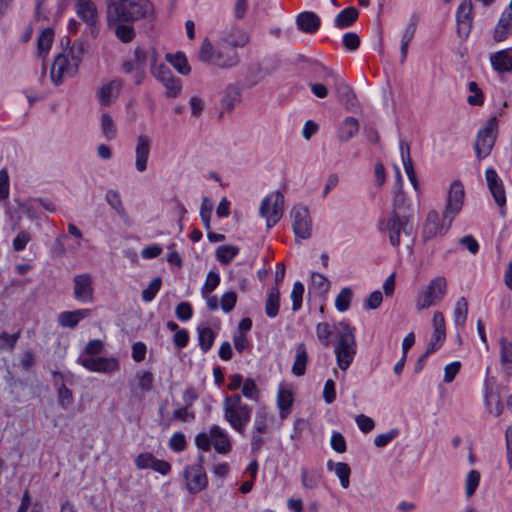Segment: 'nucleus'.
Wrapping results in <instances>:
<instances>
[{
    "label": "nucleus",
    "instance_id": "nucleus-1",
    "mask_svg": "<svg viewBox=\"0 0 512 512\" xmlns=\"http://www.w3.org/2000/svg\"><path fill=\"white\" fill-rule=\"evenodd\" d=\"M377 228L385 235L394 248H399L403 241L410 244L416 236L415 213L411 202L406 198L402 189L393 196L391 211L386 217L378 220Z\"/></svg>",
    "mask_w": 512,
    "mask_h": 512
},
{
    "label": "nucleus",
    "instance_id": "nucleus-2",
    "mask_svg": "<svg viewBox=\"0 0 512 512\" xmlns=\"http://www.w3.org/2000/svg\"><path fill=\"white\" fill-rule=\"evenodd\" d=\"M84 54L82 43H74L66 53L58 54L52 64L50 77L55 85H60L66 78L78 72Z\"/></svg>",
    "mask_w": 512,
    "mask_h": 512
},
{
    "label": "nucleus",
    "instance_id": "nucleus-3",
    "mask_svg": "<svg viewBox=\"0 0 512 512\" xmlns=\"http://www.w3.org/2000/svg\"><path fill=\"white\" fill-rule=\"evenodd\" d=\"M198 59L204 64L220 69H230L238 65L239 55L235 49L225 47L218 39L216 46L205 38L200 45Z\"/></svg>",
    "mask_w": 512,
    "mask_h": 512
},
{
    "label": "nucleus",
    "instance_id": "nucleus-4",
    "mask_svg": "<svg viewBox=\"0 0 512 512\" xmlns=\"http://www.w3.org/2000/svg\"><path fill=\"white\" fill-rule=\"evenodd\" d=\"M337 343L334 353L337 366L340 370H347L352 364L357 351V344L354 334V328L347 322H339L337 327Z\"/></svg>",
    "mask_w": 512,
    "mask_h": 512
},
{
    "label": "nucleus",
    "instance_id": "nucleus-5",
    "mask_svg": "<svg viewBox=\"0 0 512 512\" xmlns=\"http://www.w3.org/2000/svg\"><path fill=\"white\" fill-rule=\"evenodd\" d=\"M153 7L148 0H125L114 8L107 9L108 24L119 21H134L152 15Z\"/></svg>",
    "mask_w": 512,
    "mask_h": 512
},
{
    "label": "nucleus",
    "instance_id": "nucleus-6",
    "mask_svg": "<svg viewBox=\"0 0 512 512\" xmlns=\"http://www.w3.org/2000/svg\"><path fill=\"white\" fill-rule=\"evenodd\" d=\"M224 419L239 434H244L252 415V408L242 401L241 394L226 396L223 400Z\"/></svg>",
    "mask_w": 512,
    "mask_h": 512
},
{
    "label": "nucleus",
    "instance_id": "nucleus-7",
    "mask_svg": "<svg viewBox=\"0 0 512 512\" xmlns=\"http://www.w3.org/2000/svg\"><path fill=\"white\" fill-rule=\"evenodd\" d=\"M195 445L203 451H210L213 445L219 454H227L232 449L231 440L226 430L218 425H212L208 432H200L195 436Z\"/></svg>",
    "mask_w": 512,
    "mask_h": 512
},
{
    "label": "nucleus",
    "instance_id": "nucleus-8",
    "mask_svg": "<svg viewBox=\"0 0 512 512\" xmlns=\"http://www.w3.org/2000/svg\"><path fill=\"white\" fill-rule=\"evenodd\" d=\"M447 288L448 284L444 276L434 277L426 287L418 292L415 299V308L422 311L437 305L446 296Z\"/></svg>",
    "mask_w": 512,
    "mask_h": 512
},
{
    "label": "nucleus",
    "instance_id": "nucleus-9",
    "mask_svg": "<svg viewBox=\"0 0 512 512\" xmlns=\"http://www.w3.org/2000/svg\"><path fill=\"white\" fill-rule=\"evenodd\" d=\"M285 197L281 191H274L267 195L261 202L259 214L266 219L268 228L276 225L284 213Z\"/></svg>",
    "mask_w": 512,
    "mask_h": 512
},
{
    "label": "nucleus",
    "instance_id": "nucleus-10",
    "mask_svg": "<svg viewBox=\"0 0 512 512\" xmlns=\"http://www.w3.org/2000/svg\"><path fill=\"white\" fill-rule=\"evenodd\" d=\"M74 8L77 16L87 25L85 34L97 38L100 24L96 4L92 0H75Z\"/></svg>",
    "mask_w": 512,
    "mask_h": 512
},
{
    "label": "nucleus",
    "instance_id": "nucleus-11",
    "mask_svg": "<svg viewBox=\"0 0 512 512\" xmlns=\"http://www.w3.org/2000/svg\"><path fill=\"white\" fill-rule=\"evenodd\" d=\"M485 180L487 184V188L492 195L494 202L496 203L499 214L502 217L506 216V191L504 182L496 172V170L492 167H489L485 171Z\"/></svg>",
    "mask_w": 512,
    "mask_h": 512
},
{
    "label": "nucleus",
    "instance_id": "nucleus-12",
    "mask_svg": "<svg viewBox=\"0 0 512 512\" xmlns=\"http://www.w3.org/2000/svg\"><path fill=\"white\" fill-rule=\"evenodd\" d=\"M290 217L296 238H310L312 235V219L309 209L303 205L294 206L290 212Z\"/></svg>",
    "mask_w": 512,
    "mask_h": 512
},
{
    "label": "nucleus",
    "instance_id": "nucleus-13",
    "mask_svg": "<svg viewBox=\"0 0 512 512\" xmlns=\"http://www.w3.org/2000/svg\"><path fill=\"white\" fill-rule=\"evenodd\" d=\"M465 191L464 186L458 180L454 181L448 190L444 218L453 221L460 213L464 203Z\"/></svg>",
    "mask_w": 512,
    "mask_h": 512
},
{
    "label": "nucleus",
    "instance_id": "nucleus-14",
    "mask_svg": "<svg viewBox=\"0 0 512 512\" xmlns=\"http://www.w3.org/2000/svg\"><path fill=\"white\" fill-rule=\"evenodd\" d=\"M452 221L442 217L436 210H430L427 213L426 219L423 223L422 238L424 241L431 240L438 235H444L450 229Z\"/></svg>",
    "mask_w": 512,
    "mask_h": 512
},
{
    "label": "nucleus",
    "instance_id": "nucleus-15",
    "mask_svg": "<svg viewBox=\"0 0 512 512\" xmlns=\"http://www.w3.org/2000/svg\"><path fill=\"white\" fill-rule=\"evenodd\" d=\"M77 362L91 372L112 374L120 369L116 357H79Z\"/></svg>",
    "mask_w": 512,
    "mask_h": 512
},
{
    "label": "nucleus",
    "instance_id": "nucleus-16",
    "mask_svg": "<svg viewBox=\"0 0 512 512\" xmlns=\"http://www.w3.org/2000/svg\"><path fill=\"white\" fill-rule=\"evenodd\" d=\"M432 326L433 333L426 348L428 353H434L437 351L446 339V325L442 312L435 311L433 313Z\"/></svg>",
    "mask_w": 512,
    "mask_h": 512
},
{
    "label": "nucleus",
    "instance_id": "nucleus-17",
    "mask_svg": "<svg viewBox=\"0 0 512 512\" xmlns=\"http://www.w3.org/2000/svg\"><path fill=\"white\" fill-rule=\"evenodd\" d=\"M187 488L190 493H198L206 488L207 476L200 464L189 465L184 470Z\"/></svg>",
    "mask_w": 512,
    "mask_h": 512
},
{
    "label": "nucleus",
    "instance_id": "nucleus-18",
    "mask_svg": "<svg viewBox=\"0 0 512 512\" xmlns=\"http://www.w3.org/2000/svg\"><path fill=\"white\" fill-rule=\"evenodd\" d=\"M152 140L148 135L140 134L135 145V169L139 173L146 171L151 152Z\"/></svg>",
    "mask_w": 512,
    "mask_h": 512
},
{
    "label": "nucleus",
    "instance_id": "nucleus-19",
    "mask_svg": "<svg viewBox=\"0 0 512 512\" xmlns=\"http://www.w3.org/2000/svg\"><path fill=\"white\" fill-rule=\"evenodd\" d=\"M73 295L76 300L83 303L93 301L92 278L89 274L84 273L74 277Z\"/></svg>",
    "mask_w": 512,
    "mask_h": 512
},
{
    "label": "nucleus",
    "instance_id": "nucleus-20",
    "mask_svg": "<svg viewBox=\"0 0 512 512\" xmlns=\"http://www.w3.org/2000/svg\"><path fill=\"white\" fill-rule=\"evenodd\" d=\"M472 3L471 0L463 1L456 12L457 30L461 38L465 39L468 37L472 28Z\"/></svg>",
    "mask_w": 512,
    "mask_h": 512
},
{
    "label": "nucleus",
    "instance_id": "nucleus-21",
    "mask_svg": "<svg viewBox=\"0 0 512 512\" xmlns=\"http://www.w3.org/2000/svg\"><path fill=\"white\" fill-rule=\"evenodd\" d=\"M498 135V120L496 116L488 119L485 127L482 129V157L487 156L496 141Z\"/></svg>",
    "mask_w": 512,
    "mask_h": 512
},
{
    "label": "nucleus",
    "instance_id": "nucleus-22",
    "mask_svg": "<svg viewBox=\"0 0 512 512\" xmlns=\"http://www.w3.org/2000/svg\"><path fill=\"white\" fill-rule=\"evenodd\" d=\"M220 43L225 47L234 49L244 47L249 43V35L241 28H232L221 34Z\"/></svg>",
    "mask_w": 512,
    "mask_h": 512
},
{
    "label": "nucleus",
    "instance_id": "nucleus-23",
    "mask_svg": "<svg viewBox=\"0 0 512 512\" xmlns=\"http://www.w3.org/2000/svg\"><path fill=\"white\" fill-rule=\"evenodd\" d=\"M53 380L57 391L59 406L63 409L69 408L74 402V397L72 391L63 383V374L60 372H53Z\"/></svg>",
    "mask_w": 512,
    "mask_h": 512
},
{
    "label": "nucleus",
    "instance_id": "nucleus-24",
    "mask_svg": "<svg viewBox=\"0 0 512 512\" xmlns=\"http://www.w3.org/2000/svg\"><path fill=\"white\" fill-rule=\"evenodd\" d=\"M91 315L89 309H77L74 311H63L58 314V324L63 328L74 329L78 323Z\"/></svg>",
    "mask_w": 512,
    "mask_h": 512
},
{
    "label": "nucleus",
    "instance_id": "nucleus-25",
    "mask_svg": "<svg viewBox=\"0 0 512 512\" xmlns=\"http://www.w3.org/2000/svg\"><path fill=\"white\" fill-rule=\"evenodd\" d=\"M512 33V8L506 7L494 29L493 38L496 42L505 40Z\"/></svg>",
    "mask_w": 512,
    "mask_h": 512
},
{
    "label": "nucleus",
    "instance_id": "nucleus-26",
    "mask_svg": "<svg viewBox=\"0 0 512 512\" xmlns=\"http://www.w3.org/2000/svg\"><path fill=\"white\" fill-rule=\"evenodd\" d=\"M400 154L402 158L404 171L408 176V179L411 182L413 188L417 191L419 189V183L417 181L416 173L413 167V162L410 156V148L409 145L404 141L400 142Z\"/></svg>",
    "mask_w": 512,
    "mask_h": 512
},
{
    "label": "nucleus",
    "instance_id": "nucleus-27",
    "mask_svg": "<svg viewBox=\"0 0 512 512\" xmlns=\"http://www.w3.org/2000/svg\"><path fill=\"white\" fill-rule=\"evenodd\" d=\"M494 70L502 73L512 70V48L498 51L490 56Z\"/></svg>",
    "mask_w": 512,
    "mask_h": 512
},
{
    "label": "nucleus",
    "instance_id": "nucleus-28",
    "mask_svg": "<svg viewBox=\"0 0 512 512\" xmlns=\"http://www.w3.org/2000/svg\"><path fill=\"white\" fill-rule=\"evenodd\" d=\"M359 132V122L354 117H346L339 125L337 138L341 143L347 142Z\"/></svg>",
    "mask_w": 512,
    "mask_h": 512
},
{
    "label": "nucleus",
    "instance_id": "nucleus-29",
    "mask_svg": "<svg viewBox=\"0 0 512 512\" xmlns=\"http://www.w3.org/2000/svg\"><path fill=\"white\" fill-rule=\"evenodd\" d=\"M334 88L339 96L340 102L347 107H353L356 104V96L352 88L344 81L341 76L335 77Z\"/></svg>",
    "mask_w": 512,
    "mask_h": 512
},
{
    "label": "nucleus",
    "instance_id": "nucleus-30",
    "mask_svg": "<svg viewBox=\"0 0 512 512\" xmlns=\"http://www.w3.org/2000/svg\"><path fill=\"white\" fill-rule=\"evenodd\" d=\"M151 74L159 82H163L173 76L170 68L163 62L158 63V54L154 48H150Z\"/></svg>",
    "mask_w": 512,
    "mask_h": 512
},
{
    "label": "nucleus",
    "instance_id": "nucleus-31",
    "mask_svg": "<svg viewBox=\"0 0 512 512\" xmlns=\"http://www.w3.org/2000/svg\"><path fill=\"white\" fill-rule=\"evenodd\" d=\"M298 28L305 33H315L320 26V18L314 12H302L297 16Z\"/></svg>",
    "mask_w": 512,
    "mask_h": 512
},
{
    "label": "nucleus",
    "instance_id": "nucleus-32",
    "mask_svg": "<svg viewBox=\"0 0 512 512\" xmlns=\"http://www.w3.org/2000/svg\"><path fill=\"white\" fill-rule=\"evenodd\" d=\"M488 389L485 395V402L487 410L494 416H499L502 412L501 398L499 387L490 386V382H487Z\"/></svg>",
    "mask_w": 512,
    "mask_h": 512
},
{
    "label": "nucleus",
    "instance_id": "nucleus-33",
    "mask_svg": "<svg viewBox=\"0 0 512 512\" xmlns=\"http://www.w3.org/2000/svg\"><path fill=\"white\" fill-rule=\"evenodd\" d=\"M54 39V31L51 28L41 30L37 37V56L43 60L49 54Z\"/></svg>",
    "mask_w": 512,
    "mask_h": 512
},
{
    "label": "nucleus",
    "instance_id": "nucleus-34",
    "mask_svg": "<svg viewBox=\"0 0 512 512\" xmlns=\"http://www.w3.org/2000/svg\"><path fill=\"white\" fill-rule=\"evenodd\" d=\"M121 88L122 82L119 80H113L103 85L97 93L99 102L104 106H108L112 102L113 96H116Z\"/></svg>",
    "mask_w": 512,
    "mask_h": 512
},
{
    "label": "nucleus",
    "instance_id": "nucleus-35",
    "mask_svg": "<svg viewBox=\"0 0 512 512\" xmlns=\"http://www.w3.org/2000/svg\"><path fill=\"white\" fill-rule=\"evenodd\" d=\"M280 308V290L279 287L273 286L265 300V313L269 318H275Z\"/></svg>",
    "mask_w": 512,
    "mask_h": 512
},
{
    "label": "nucleus",
    "instance_id": "nucleus-36",
    "mask_svg": "<svg viewBox=\"0 0 512 512\" xmlns=\"http://www.w3.org/2000/svg\"><path fill=\"white\" fill-rule=\"evenodd\" d=\"M308 361V354L305 345L300 343L296 346L295 360L292 366V373L295 376H302L305 374L306 365Z\"/></svg>",
    "mask_w": 512,
    "mask_h": 512
},
{
    "label": "nucleus",
    "instance_id": "nucleus-37",
    "mask_svg": "<svg viewBox=\"0 0 512 512\" xmlns=\"http://www.w3.org/2000/svg\"><path fill=\"white\" fill-rule=\"evenodd\" d=\"M358 10L354 7H348L342 10L335 18V26L343 29L350 27L358 18Z\"/></svg>",
    "mask_w": 512,
    "mask_h": 512
},
{
    "label": "nucleus",
    "instance_id": "nucleus-38",
    "mask_svg": "<svg viewBox=\"0 0 512 512\" xmlns=\"http://www.w3.org/2000/svg\"><path fill=\"white\" fill-rule=\"evenodd\" d=\"M197 333H198V342L201 350L206 353L208 352L214 343L215 340V333L214 331L207 326H198L197 327Z\"/></svg>",
    "mask_w": 512,
    "mask_h": 512
},
{
    "label": "nucleus",
    "instance_id": "nucleus-39",
    "mask_svg": "<svg viewBox=\"0 0 512 512\" xmlns=\"http://www.w3.org/2000/svg\"><path fill=\"white\" fill-rule=\"evenodd\" d=\"M333 466H334V472L337 475V477L339 478L341 486L344 489L348 488L350 485V474H351V469H350L349 465L344 462H337V463L333 464L332 461H329L327 463L328 469H332Z\"/></svg>",
    "mask_w": 512,
    "mask_h": 512
},
{
    "label": "nucleus",
    "instance_id": "nucleus-40",
    "mask_svg": "<svg viewBox=\"0 0 512 512\" xmlns=\"http://www.w3.org/2000/svg\"><path fill=\"white\" fill-rule=\"evenodd\" d=\"M166 59L168 62L182 75H188L191 71V68L188 64V60L186 56L179 52L174 55L167 54Z\"/></svg>",
    "mask_w": 512,
    "mask_h": 512
},
{
    "label": "nucleus",
    "instance_id": "nucleus-41",
    "mask_svg": "<svg viewBox=\"0 0 512 512\" xmlns=\"http://www.w3.org/2000/svg\"><path fill=\"white\" fill-rule=\"evenodd\" d=\"M137 387L142 393L150 392L154 386V375L150 371L141 370L135 374Z\"/></svg>",
    "mask_w": 512,
    "mask_h": 512
},
{
    "label": "nucleus",
    "instance_id": "nucleus-42",
    "mask_svg": "<svg viewBox=\"0 0 512 512\" xmlns=\"http://www.w3.org/2000/svg\"><path fill=\"white\" fill-rule=\"evenodd\" d=\"M239 253V248L234 245H222L216 249V258L222 264H229Z\"/></svg>",
    "mask_w": 512,
    "mask_h": 512
},
{
    "label": "nucleus",
    "instance_id": "nucleus-43",
    "mask_svg": "<svg viewBox=\"0 0 512 512\" xmlns=\"http://www.w3.org/2000/svg\"><path fill=\"white\" fill-rule=\"evenodd\" d=\"M501 362L507 374L512 375V343L501 339Z\"/></svg>",
    "mask_w": 512,
    "mask_h": 512
},
{
    "label": "nucleus",
    "instance_id": "nucleus-44",
    "mask_svg": "<svg viewBox=\"0 0 512 512\" xmlns=\"http://www.w3.org/2000/svg\"><path fill=\"white\" fill-rule=\"evenodd\" d=\"M316 335L318 340L325 346L328 347L332 343L333 330L329 323L321 322L316 325Z\"/></svg>",
    "mask_w": 512,
    "mask_h": 512
},
{
    "label": "nucleus",
    "instance_id": "nucleus-45",
    "mask_svg": "<svg viewBox=\"0 0 512 512\" xmlns=\"http://www.w3.org/2000/svg\"><path fill=\"white\" fill-rule=\"evenodd\" d=\"M468 313V304L465 297H461L457 300L454 309V321L456 326H463Z\"/></svg>",
    "mask_w": 512,
    "mask_h": 512
},
{
    "label": "nucleus",
    "instance_id": "nucleus-46",
    "mask_svg": "<svg viewBox=\"0 0 512 512\" xmlns=\"http://www.w3.org/2000/svg\"><path fill=\"white\" fill-rule=\"evenodd\" d=\"M268 430V412L266 408H259L255 414L253 421V430L260 433H265Z\"/></svg>",
    "mask_w": 512,
    "mask_h": 512
},
{
    "label": "nucleus",
    "instance_id": "nucleus-47",
    "mask_svg": "<svg viewBox=\"0 0 512 512\" xmlns=\"http://www.w3.org/2000/svg\"><path fill=\"white\" fill-rule=\"evenodd\" d=\"M20 336V331H17L13 334H8L5 331L0 332V351H12L15 348Z\"/></svg>",
    "mask_w": 512,
    "mask_h": 512
},
{
    "label": "nucleus",
    "instance_id": "nucleus-48",
    "mask_svg": "<svg viewBox=\"0 0 512 512\" xmlns=\"http://www.w3.org/2000/svg\"><path fill=\"white\" fill-rule=\"evenodd\" d=\"M330 283L328 279L317 272H313L311 275L310 289H313L317 293L324 294L328 291Z\"/></svg>",
    "mask_w": 512,
    "mask_h": 512
},
{
    "label": "nucleus",
    "instance_id": "nucleus-49",
    "mask_svg": "<svg viewBox=\"0 0 512 512\" xmlns=\"http://www.w3.org/2000/svg\"><path fill=\"white\" fill-rule=\"evenodd\" d=\"M115 25V34L119 40L124 43L131 42L135 37V31L131 25L112 23Z\"/></svg>",
    "mask_w": 512,
    "mask_h": 512
},
{
    "label": "nucleus",
    "instance_id": "nucleus-50",
    "mask_svg": "<svg viewBox=\"0 0 512 512\" xmlns=\"http://www.w3.org/2000/svg\"><path fill=\"white\" fill-rule=\"evenodd\" d=\"M353 293L348 287L343 288L335 299V307L339 312H345L350 306Z\"/></svg>",
    "mask_w": 512,
    "mask_h": 512
},
{
    "label": "nucleus",
    "instance_id": "nucleus-51",
    "mask_svg": "<svg viewBox=\"0 0 512 512\" xmlns=\"http://www.w3.org/2000/svg\"><path fill=\"white\" fill-rule=\"evenodd\" d=\"M101 129L102 133L108 140L116 137L117 130L112 117L108 113H103L101 116Z\"/></svg>",
    "mask_w": 512,
    "mask_h": 512
},
{
    "label": "nucleus",
    "instance_id": "nucleus-52",
    "mask_svg": "<svg viewBox=\"0 0 512 512\" xmlns=\"http://www.w3.org/2000/svg\"><path fill=\"white\" fill-rule=\"evenodd\" d=\"M107 203L114 209L120 216L125 215V209L120 197V194L116 190H108L105 196Z\"/></svg>",
    "mask_w": 512,
    "mask_h": 512
},
{
    "label": "nucleus",
    "instance_id": "nucleus-53",
    "mask_svg": "<svg viewBox=\"0 0 512 512\" xmlns=\"http://www.w3.org/2000/svg\"><path fill=\"white\" fill-rule=\"evenodd\" d=\"M293 403V396L289 390L280 389L277 396V404L280 409L281 417H285L284 412L288 411Z\"/></svg>",
    "mask_w": 512,
    "mask_h": 512
},
{
    "label": "nucleus",
    "instance_id": "nucleus-54",
    "mask_svg": "<svg viewBox=\"0 0 512 512\" xmlns=\"http://www.w3.org/2000/svg\"><path fill=\"white\" fill-rule=\"evenodd\" d=\"M304 294V285L300 281H296L291 291L292 310L298 311L302 306V299Z\"/></svg>",
    "mask_w": 512,
    "mask_h": 512
},
{
    "label": "nucleus",
    "instance_id": "nucleus-55",
    "mask_svg": "<svg viewBox=\"0 0 512 512\" xmlns=\"http://www.w3.org/2000/svg\"><path fill=\"white\" fill-rule=\"evenodd\" d=\"M212 210H213V204L212 202L207 198L204 197L201 203L200 207V217L203 222V225L207 231L211 229L210 226V220L212 216Z\"/></svg>",
    "mask_w": 512,
    "mask_h": 512
},
{
    "label": "nucleus",
    "instance_id": "nucleus-56",
    "mask_svg": "<svg viewBox=\"0 0 512 512\" xmlns=\"http://www.w3.org/2000/svg\"><path fill=\"white\" fill-rule=\"evenodd\" d=\"M166 89V96L168 98H176L181 92V82L175 78L174 75L167 80L161 82Z\"/></svg>",
    "mask_w": 512,
    "mask_h": 512
},
{
    "label": "nucleus",
    "instance_id": "nucleus-57",
    "mask_svg": "<svg viewBox=\"0 0 512 512\" xmlns=\"http://www.w3.org/2000/svg\"><path fill=\"white\" fill-rule=\"evenodd\" d=\"M479 473L476 470H471L465 480V495L470 498L476 491L479 485Z\"/></svg>",
    "mask_w": 512,
    "mask_h": 512
},
{
    "label": "nucleus",
    "instance_id": "nucleus-58",
    "mask_svg": "<svg viewBox=\"0 0 512 512\" xmlns=\"http://www.w3.org/2000/svg\"><path fill=\"white\" fill-rule=\"evenodd\" d=\"M169 448L174 452H182L186 449L187 441L182 432H175L169 439Z\"/></svg>",
    "mask_w": 512,
    "mask_h": 512
},
{
    "label": "nucleus",
    "instance_id": "nucleus-59",
    "mask_svg": "<svg viewBox=\"0 0 512 512\" xmlns=\"http://www.w3.org/2000/svg\"><path fill=\"white\" fill-rule=\"evenodd\" d=\"M242 395L251 400H257L259 389L252 378H246L242 383Z\"/></svg>",
    "mask_w": 512,
    "mask_h": 512
},
{
    "label": "nucleus",
    "instance_id": "nucleus-60",
    "mask_svg": "<svg viewBox=\"0 0 512 512\" xmlns=\"http://www.w3.org/2000/svg\"><path fill=\"white\" fill-rule=\"evenodd\" d=\"M161 284H162L161 278H159V277L154 278L150 282L148 287L142 291V299L145 302L152 301L155 298L156 294L159 292Z\"/></svg>",
    "mask_w": 512,
    "mask_h": 512
},
{
    "label": "nucleus",
    "instance_id": "nucleus-61",
    "mask_svg": "<svg viewBox=\"0 0 512 512\" xmlns=\"http://www.w3.org/2000/svg\"><path fill=\"white\" fill-rule=\"evenodd\" d=\"M155 458L156 457L152 453H140L136 456L134 463L139 470L152 469Z\"/></svg>",
    "mask_w": 512,
    "mask_h": 512
},
{
    "label": "nucleus",
    "instance_id": "nucleus-62",
    "mask_svg": "<svg viewBox=\"0 0 512 512\" xmlns=\"http://www.w3.org/2000/svg\"><path fill=\"white\" fill-rule=\"evenodd\" d=\"M236 302H237V294L234 291H228V292L224 293L220 299L221 309L225 313H229L235 307Z\"/></svg>",
    "mask_w": 512,
    "mask_h": 512
},
{
    "label": "nucleus",
    "instance_id": "nucleus-63",
    "mask_svg": "<svg viewBox=\"0 0 512 512\" xmlns=\"http://www.w3.org/2000/svg\"><path fill=\"white\" fill-rule=\"evenodd\" d=\"M220 283V277L217 273L210 271L207 274L205 283L201 288L202 294L205 296L207 293L214 291Z\"/></svg>",
    "mask_w": 512,
    "mask_h": 512
},
{
    "label": "nucleus",
    "instance_id": "nucleus-64",
    "mask_svg": "<svg viewBox=\"0 0 512 512\" xmlns=\"http://www.w3.org/2000/svg\"><path fill=\"white\" fill-rule=\"evenodd\" d=\"M240 98V90L235 86H229L226 89V94L223 101L229 108H233L236 103L240 102Z\"/></svg>",
    "mask_w": 512,
    "mask_h": 512
}]
</instances>
